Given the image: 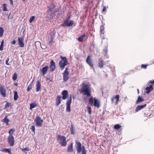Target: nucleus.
Returning a JSON list of instances; mask_svg holds the SVG:
<instances>
[{
    "instance_id": "nucleus-1",
    "label": "nucleus",
    "mask_w": 154,
    "mask_h": 154,
    "mask_svg": "<svg viewBox=\"0 0 154 154\" xmlns=\"http://www.w3.org/2000/svg\"><path fill=\"white\" fill-rule=\"evenodd\" d=\"M91 91L90 87L87 84L84 82L82 83L81 93L83 92L84 95L90 96L91 95Z\"/></svg>"
},
{
    "instance_id": "nucleus-45",
    "label": "nucleus",
    "mask_w": 154,
    "mask_h": 154,
    "mask_svg": "<svg viewBox=\"0 0 154 154\" xmlns=\"http://www.w3.org/2000/svg\"><path fill=\"white\" fill-rule=\"evenodd\" d=\"M88 113L89 114H91V107H88Z\"/></svg>"
},
{
    "instance_id": "nucleus-59",
    "label": "nucleus",
    "mask_w": 154,
    "mask_h": 154,
    "mask_svg": "<svg viewBox=\"0 0 154 154\" xmlns=\"http://www.w3.org/2000/svg\"><path fill=\"white\" fill-rule=\"evenodd\" d=\"M137 91H138V93H139V90L138 89H137Z\"/></svg>"
},
{
    "instance_id": "nucleus-37",
    "label": "nucleus",
    "mask_w": 154,
    "mask_h": 154,
    "mask_svg": "<svg viewBox=\"0 0 154 154\" xmlns=\"http://www.w3.org/2000/svg\"><path fill=\"white\" fill-rule=\"evenodd\" d=\"M35 18V17L34 16H32L29 19V21L30 23H31Z\"/></svg>"
},
{
    "instance_id": "nucleus-21",
    "label": "nucleus",
    "mask_w": 154,
    "mask_h": 154,
    "mask_svg": "<svg viewBox=\"0 0 154 154\" xmlns=\"http://www.w3.org/2000/svg\"><path fill=\"white\" fill-rule=\"evenodd\" d=\"M48 66H45L42 68V71L43 75L45 74L46 73V72L48 70Z\"/></svg>"
},
{
    "instance_id": "nucleus-10",
    "label": "nucleus",
    "mask_w": 154,
    "mask_h": 154,
    "mask_svg": "<svg viewBox=\"0 0 154 154\" xmlns=\"http://www.w3.org/2000/svg\"><path fill=\"white\" fill-rule=\"evenodd\" d=\"M71 101L72 98L71 96H70V97L67 99L66 103V110L68 112H70L71 111L70 106L71 103Z\"/></svg>"
},
{
    "instance_id": "nucleus-27",
    "label": "nucleus",
    "mask_w": 154,
    "mask_h": 154,
    "mask_svg": "<svg viewBox=\"0 0 154 154\" xmlns=\"http://www.w3.org/2000/svg\"><path fill=\"white\" fill-rule=\"evenodd\" d=\"M144 100L142 98L139 96L137 98V100L136 102V103L137 104L139 102H142Z\"/></svg>"
},
{
    "instance_id": "nucleus-60",
    "label": "nucleus",
    "mask_w": 154,
    "mask_h": 154,
    "mask_svg": "<svg viewBox=\"0 0 154 154\" xmlns=\"http://www.w3.org/2000/svg\"><path fill=\"white\" fill-rule=\"evenodd\" d=\"M9 16L8 17V18L9 19Z\"/></svg>"
},
{
    "instance_id": "nucleus-39",
    "label": "nucleus",
    "mask_w": 154,
    "mask_h": 154,
    "mask_svg": "<svg viewBox=\"0 0 154 154\" xmlns=\"http://www.w3.org/2000/svg\"><path fill=\"white\" fill-rule=\"evenodd\" d=\"M35 45L36 46H39V45L41 46V43L40 42L37 41L35 42Z\"/></svg>"
},
{
    "instance_id": "nucleus-38",
    "label": "nucleus",
    "mask_w": 154,
    "mask_h": 154,
    "mask_svg": "<svg viewBox=\"0 0 154 154\" xmlns=\"http://www.w3.org/2000/svg\"><path fill=\"white\" fill-rule=\"evenodd\" d=\"M14 132V130L13 129H11L10 130L9 132V133L10 134L9 135H12L13 134Z\"/></svg>"
},
{
    "instance_id": "nucleus-51",
    "label": "nucleus",
    "mask_w": 154,
    "mask_h": 154,
    "mask_svg": "<svg viewBox=\"0 0 154 154\" xmlns=\"http://www.w3.org/2000/svg\"><path fill=\"white\" fill-rule=\"evenodd\" d=\"M147 65H145L143 64H142L141 66V67H143L144 68H146L147 67Z\"/></svg>"
},
{
    "instance_id": "nucleus-22",
    "label": "nucleus",
    "mask_w": 154,
    "mask_h": 154,
    "mask_svg": "<svg viewBox=\"0 0 154 154\" xmlns=\"http://www.w3.org/2000/svg\"><path fill=\"white\" fill-rule=\"evenodd\" d=\"M119 95H116L115 97L112 99V103L114 102V101H115L116 103H117L119 100Z\"/></svg>"
},
{
    "instance_id": "nucleus-3",
    "label": "nucleus",
    "mask_w": 154,
    "mask_h": 154,
    "mask_svg": "<svg viewBox=\"0 0 154 154\" xmlns=\"http://www.w3.org/2000/svg\"><path fill=\"white\" fill-rule=\"evenodd\" d=\"M57 140L62 146H66L67 142L64 136L58 135L57 136Z\"/></svg>"
},
{
    "instance_id": "nucleus-46",
    "label": "nucleus",
    "mask_w": 154,
    "mask_h": 154,
    "mask_svg": "<svg viewBox=\"0 0 154 154\" xmlns=\"http://www.w3.org/2000/svg\"><path fill=\"white\" fill-rule=\"evenodd\" d=\"M32 88V86L31 85H29L28 86V88H27V91H29Z\"/></svg>"
},
{
    "instance_id": "nucleus-5",
    "label": "nucleus",
    "mask_w": 154,
    "mask_h": 154,
    "mask_svg": "<svg viewBox=\"0 0 154 154\" xmlns=\"http://www.w3.org/2000/svg\"><path fill=\"white\" fill-rule=\"evenodd\" d=\"M55 7L53 3H52L49 7H48L49 10L48 11V12L49 14L51 15V14L54 15L55 12H57L58 11V9H54Z\"/></svg>"
},
{
    "instance_id": "nucleus-54",
    "label": "nucleus",
    "mask_w": 154,
    "mask_h": 154,
    "mask_svg": "<svg viewBox=\"0 0 154 154\" xmlns=\"http://www.w3.org/2000/svg\"><path fill=\"white\" fill-rule=\"evenodd\" d=\"M150 83L152 84H153L154 83V80H152L150 81Z\"/></svg>"
},
{
    "instance_id": "nucleus-14",
    "label": "nucleus",
    "mask_w": 154,
    "mask_h": 154,
    "mask_svg": "<svg viewBox=\"0 0 154 154\" xmlns=\"http://www.w3.org/2000/svg\"><path fill=\"white\" fill-rule=\"evenodd\" d=\"M0 91L1 94L3 97H5L6 96L5 89L2 86L0 87Z\"/></svg>"
},
{
    "instance_id": "nucleus-32",
    "label": "nucleus",
    "mask_w": 154,
    "mask_h": 154,
    "mask_svg": "<svg viewBox=\"0 0 154 154\" xmlns=\"http://www.w3.org/2000/svg\"><path fill=\"white\" fill-rule=\"evenodd\" d=\"M36 104L35 103H32L30 105V109H32L36 107Z\"/></svg>"
},
{
    "instance_id": "nucleus-9",
    "label": "nucleus",
    "mask_w": 154,
    "mask_h": 154,
    "mask_svg": "<svg viewBox=\"0 0 154 154\" xmlns=\"http://www.w3.org/2000/svg\"><path fill=\"white\" fill-rule=\"evenodd\" d=\"M8 141L9 145L12 146L14 144V138L13 135H9L8 138Z\"/></svg>"
},
{
    "instance_id": "nucleus-6",
    "label": "nucleus",
    "mask_w": 154,
    "mask_h": 154,
    "mask_svg": "<svg viewBox=\"0 0 154 154\" xmlns=\"http://www.w3.org/2000/svg\"><path fill=\"white\" fill-rule=\"evenodd\" d=\"M89 102L91 104H92L94 103V106L98 108H99L100 106L99 101L97 99L94 98V102L92 97H91L89 99Z\"/></svg>"
},
{
    "instance_id": "nucleus-33",
    "label": "nucleus",
    "mask_w": 154,
    "mask_h": 154,
    "mask_svg": "<svg viewBox=\"0 0 154 154\" xmlns=\"http://www.w3.org/2000/svg\"><path fill=\"white\" fill-rule=\"evenodd\" d=\"M22 151L23 152L26 154H27V151L29 150V149L28 147H26L25 148H22L21 149Z\"/></svg>"
},
{
    "instance_id": "nucleus-25",
    "label": "nucleus",
    "mask_w": 154,
    "mask_h": 154,
    "mask_svg": "<svg viewBox=\"0 0 154 154\" xmlns=\"http://www.w3.org/2000/svg\"><path fill=\"white\" fill-rule=\"evenodd\" d=\"M7 117L8 116H5V118L3 119L2 121L4 123H6L7 125H8L9 124L8 122L10 121L7 118Z\"/></svg>"
},
{
    "instance_id": "nucleus-52",
    "label": "nucleus",
    "mask_w": 154,
    "mask_h": 154,
    "mask_svg": "<svg viewBox=\"0 0 154 154\" xmlns=\"http://www.w3.org/2000/svg\"><path fill=\"white\" fill-rule=\"evenodd\" d=\"M16 43V42L15 40H14L13 41L11 42V44H15Z\"/></svg>"
},
{
    "instance_id": "nucleus-2",
    "label": "nucleus",
    "mask_w": 154,
    "mask_h": 154,
    "mask_svg": "<svg viewBox=\"0 0 154 154\" xmlns=\"http://www.w3.org/2000/svg\"><path fill=\"white\" fill-rule=\"evenodd\" d=\"M75 146L77 153H80L82 152V154H86L87 150H86L84 146H82V144L80 142L76 141Z\"/></svg>"
},
{
    "instance_id": "nucleus-11",
    "label": "nucleus",
    "mask_w": 154,
    "mask_h": 154,
    "mask_svg": "<svg viewBox=\"0 0 154 154\" xmlns=\"http://www.w3.org/2000/svg\"><path fill=\"white\" fill-rule=\"evenodd\" d=\"M18 44L20 47H23L24 46V43L23 42L24 38L23 37H18Z\"/></svg>"
},
{
    "instance_id": "nucleus-24",
    "label": "nucleus",
    "mask_w": 154,
    "mask_h": 154,
    "mask_svg": "<svg viewBox=\"0 0 154 154\" xmlns=\"http://www.w3.org/2000/svg\"><path fill=\"white\" fill-rule=\"evenodd\" d=\"M85 37V34H83L78 38V40L80 42H82L83 41L84 38Z\"/></svg>"
},
{
    "instance_id": "nucleus-40",
    "label": "nucleus",
    "mask_w": 154,
    "mask_h": 154,
    "mask_svg": "<svg viewBox=\"0 0 154 154\" xmlns=\"http://www.w3.org/2000/svg\"><path fill=\"white\" fill-rule=\"evenodd\" d=\"M141 108L140 107V106H138L136 108V109H135L136 112H137L138 111H139L141 110Z\"/></svg>"
},
{
    "instance_id": "nucleus-41",
    "label": "nucleus",
    "mask_w": 154,
    "mask_h": 154,
    "mask_svg": "<svg viewBox=\"0 0 154 154\" xmlns=\"http://www.w3.org/2000/svg\"><path fill=\"white\" fill-rule=\"evenodd\" d=\"M3 5H4L3 11H7L8 10L7 9V7L6 6V5L5 4H4Z\"/></svg>"
},
{
    "instance_id": "nucleus-35",
    "label": "nucleus",
    "mask_w": 154,
    "mask_h": 154,
    "mask_svg": "<svg viewBox=\"0 0 154 154\" xmlns=\"http://www.w3.org/2000/svg\"><path fill=\"white\" fill-rule=\"evenodd\" d=\"M17 74L15 73L12 77V79L14 81L17 78Z\"/></svg>"
},
{
    "instance_id": "nucleus-31",
    "label": "nucleus",
    "mask_w": 154,
    "mask_h": 154,
    "mask_svg": "<svg viewBox=\"0 0 154 154\" xmlns=\"http://www.w3.org/2000/svg\"><path fill=\"white\" fill-rule=\"evenodd\" d=\"M121 126L119 124H116L114 125V128L116 130H118L119 129Z\"/></svg>"
},
{
    "instance_id": "nucleus-53",
    "label": "nucleus",
    "mask_w": 154,
    "mask_h": 154,
    "mask_svg": "<svg viewBox=\"0 0 154 154\" xmlns=\"http://www.w3.org/2000/svg\"><path fill=\"white\" fill-rule=\"evenodd\" d=\"M9 0L10 2V4L12 5H13V2L12 0Z\"/></svg>"
},
{
    "instance_id": "nucleus-23",
    "label": "nucleus",
    "mask_w": 154,
    "mask_h": 154,
    "mask_svg": "<svg viewBox=\"0 0 154 154\" xmlns=\"http://www.w3.org/2000/svg\"><path fill=\"white\" fill-rule=\"evenodd\" d=\"M104 61L102 59H100L99 62V66L100 68H102L104 65Z\"/></svg>"
},
{
    "instance_id": "nucleus-36",
    "label": "nucleus",
    "mask_w": 154,
    "mask_h": 154,
    "mask_svg": "<svg viewBox=\"0 0 154 154\" xmlns=\"http://www.w3.org/2000/svg\"><path fill=\"white\" fill-rule=\"evenodd\" d=\"M70 131H71V134H74V131L73 130V125H71V127L70 128Z\"/></svg>"
},
{
    "instance_id": "nucleus-43",
    "label": "nucleus",
    "mask_w": 154,
    "mask_h": 154,
    "mask_svg": "<svg viewBox=\"0 0 154 154\" xmlns=\"http://www.w3.org/2000/svg\"><path fill=\"white\" fill-rule=\"evenodd\" d=\"M104 29V26H101L100 27V32L101 33H103V32Z\"/></svg>"
},
{
    "instance_id": "nucleus-48",
    "label": "nucleus",
    "mask_w": 154,
    "mask_h": 154,
    "mask_svg": "<svg viewBox=\"0 0 154 154\" xmlns=\"http://www.w3.org/2000/svg\"><path fill=\"white\" fill-rule=\"evenodd\" d=\"M3 47H4V45L1 44V45H0V50L1 51H2L3 50Z\"/></svg>"
},
{
    "instance_id": "nucleus-29",
    "label": "nucleus",
    "mask_w": 154,
    "mask_h": 154,
    "mask_svg": "<svg viewBox=\"0 0 154 154\" xmlns=\"http://www.w3.org/2000/svg\"><path fill=\"white\" fill-rule=\"evenodd\" d=\"M3 151L5 152H8L10 154H11V149L4 148L3 149Z\"/></svg>"
},
{
    "instance_id": "nucleus-18",
    "label": "nucleus",
    "mask_w": 154,
    "mask_h": 154,
    "mask_svg": "<svg viewBox=\"0 0 154 154\" xmlns=\"http://www.w3.org/2000/svg\"><path fill=\"white\" fill-rule=\"evenodd\" d=\"M41 87V83L39 81H38L36 85V91L37 92H38L40 90Z\"/></svg>"
},
{
    "instance_id": "nucleus-20",
    "label": "nucleus",
    "mask_w": 154,
    "mask_h": 154,
    "mask_svg": "<svg viewBox=\"0 0 154 154\" xmlns=\"http://www.w3.org/2000/svg\"><path fill=\"white\" fill-rule=\"evenodd\" d=\"M61 61H63V63L64 64V65H66L68 64V63L66 57H63L62 56H61Z\"/></svg>"
},
{
    "instance_id": "nucleus-34",
    "label": "nucleus",
    "mask_w": 154,
    "mask_h": 154,
    "mask_svg": "<svg viewBox=\"0 0 154 154\" xmlns=\"http://www.w3.org/2000/svg\"><path fill=\"white\" fill-rule=\"evenodd\" d=\"M4 32V30L3 28L0 27V37H2L3 35Z\"/></svg>"
},
{
    "instance_id": "nucleus-26",
    "label": "nucleus",
    "mask_w": 154,
    "mask_h": 154,
    "mask_svg": "<svg viewBox=\"0 0 154 154\" xmlns=\"http://www.w3.org/2000/svg\"><path fill=\"white\" fill-rule=\"evenodd\" d=\"M59 64L60 67L62 68V69H63L64 68L65 66H66V65H64V64L63 63V61L61 60L60 61Z\"/></svg>"
},
{
    "instance_id": "nucleus-7",
    "label": "nucleus",
    "mask_w": 154,
    "mask_h": 154,
    "mask_svg": "<svg viewBox=\"0 0 154 154\" xmlns=\"http://www.w3.org/2000/svg\"><path fill=\"white\" fill-rule=\"evenodd\" d=\"M35 125L37 127H41L43 122V120L41 119L40 117L37 116L35 120Z\"/></svg>"
},
{
    "instance_id": "nucleus-42",
    "label": "nucleus",
    "mask_w": 154,
    "mask_h": 154,
    "mask_svg": "<svg viewBox=\"0 0 154 154\" xmlns=\"http://www.w3.org/2000/svg\"><path fill=\"white\" fill-rule=\"evenodd\" d=\"M31 129L35 133V125H32L31 127Z\"/></svg>"
},
{
    "instance_id": "nucleus-17",
    "label": "nucleus",
    "mask_w": 154,
    "mask_h": 154,
    "mask_svg": "<svg viewBox=\"0 0 154 154\" xmlns=\"http://www.w3.org/2000/svg\"><path fill=\"white\" fill-rule=\"evenodd\" d=\"M67 151L69 152H72L73 151V144L72 143H71L68 146Z\"/></svg>"
},
{
    "instance_id": "nucleus-49",
    "label": "nucleus",
    "mask_w": 154,
    "mask_h": 154,
    "mask_svg": "<svg viewBox=\"0 0 154 154\" xmlns=\"http://www.w3.org/2000/svg\"><path fill=\"white\" fill-rule=\"evenodd\" d=\"M10 106V103H8V102H7L6 104L5 105V106L6 107H9Z\"/></svg>"
},
{
    "instance_id": "nucleus-30",
    "label": "nucleus",
    "mask_w": 154,
    "mask_h": 154,
    "mask_svg": "<svg viewBox=\"0 0 154 154\" xmlns=\"http://www.w3.org/2000/svg\"><path fill=\"white\" fill-rule=\"evenodd\" d=\"M18 98V95L17 91H14V99L15 100H16Z\"/></svg>"
},
{
    "instance_id": "nucleus-44",
    "label": "nucleus",
    "mask_w": 154,
    "mask_h": 154,
    "mask_svg": "<svg viewBox=\"0 0 154 154\" xmlns=\"http://www.w3.org/2000/svg\"><path fill=\"white\" fill-rule=\"evenodd\" d=\"M9 61V58H8L6 61V65H10V64L8 63Z\"/></svg>"
},
{
    "instance_id": "nucleus-8",
    "label": "nucleus",
    "mask_w": 154,
    "mask_h": 154,
    "mask_svg": "<svg viewBox=\"0 0 154 154\" xmlns=\"http://www.w3.org/2000/svg\"><path fill=\"white\" fill-rule=\"evenodd\" d=\"M68 70V68H66L65 70L63 73V79L64 82H66L68 80L69 78V73Z\"/></svg>"
},
{
    "instance_id": "nucleus-19",
    "label": "nucleus",
    "mask_w": 154,
    "mask_h": 154,
    "mask_svg": "<svg viewBox=\"0 0 154 154\" xmlns=\"http://www.w3.org/2000/svg\"><path fill=\"white\" fill-rule=\"evenodd\" d=\"M147 94H149L151 91L153 90L152 86V85H150L149 87H147L146 88Z\"/></svg>"
},
{
    "instance_id": "nucleus-55",
    "label": "nucleus",
    "mask_w": 154,
    "mask_h": 154,
    "mask_svg": "<svg viewBox=\"0 0 154 154\" xmlns=\"http://www.w3.org/2000/svg\"><path fill=\"white\" fill-rule=\"evenodd\" d=\"M106 10V8L105 7H104L103 8V11H105Z\"/></svg>"
},
{
    "instance_id": "nucleus-28",
    "label": "nucleus",
    "mask_w": 154,
    "mask_h": 154,
    "mask_svg": "<svg viewBox=\"0 0 154 154\" xmlns=\"http://www.w3.org/2000/svg\"><path fill=\"white\" fill-rule=\"evenodd\" d=\"M108 51V49L107 48H106L103 50V52L104 54V56L105 57H107V58H108V56L107 55V52Z\"/></svg>"
},
{
    "instance_id": "nucleus-56",
    "label": "nucleus",
    "mask_w": 154,
    "mask_h": 154,
    "mask_svg": "<svg viewBox=\"0 0 154 154\" xmlns=\"http://www.w3.org/2000/svg\"><path fill=\"white\" fill-rule=\"evenodd\" d=\"M49 80L50 81H51V79L50 78H47L46 79V81Z\"/></svg>"
},
{
    "instance_id": "nucleus-4",
    "label": "nucleus",
    "mask_w": 154,
    "mask_h": 154,
    "mask_svg": "<svg viewBox=\"0 0 154 154\" xmlns=\"http://www.w3.org/2000/svg\"><path fill=\"white\" fill-rule=\"evenodd\" d=\"M70 17H69L64 20L63 23L61 26L63 27H70L74 24V21L72 20H69Z\"/></svg>"
},
{
    "instance_id": "nucleus-13",
    "label": "nucleus",
    "mask_w": 154,
    "mask_h": 154,
    "mask_svg": "<svg viewBox=\"0 0 154 154\" xmlns=\"http://www.w3.org/2000/svg\"><path fill=\"white\" fill-rule=\"evenodd\" d=\"M55 63L53 60H52L50 63V68L51 72L53 71L56 69Z\"/></svg>"
},
{
    "instance_id": "nucleus-12",
    "label": "nucleus",
    "mask_w": 154,
    "mask_h": 154,
    "mask_svg": "<svg viewBox=\"0 0 154 154\" xmlns=\"http://www.w3.org/2000/svg\"><path fill=\"white\" fill-rule=\"evenodd\" d=\"M86 63L89 65L93 68V69L94 70V69L93 66V64H92V61L91 59L90 58V56L88 55L87 57L86 60Z\"/></svg>"
},
{
    "instance_id": "nucleus-47",
    "label": "nucleus",
    "mask_w": 154,
    "mask_h": 154,
    "mask_svg": "<svg viewBox=\"0 0 154 154\" xmlns=\"http://www.w3.org/2000/svg\"><path fill=\"white\" fill-rule=\"evenodd\" d=\"M146 104H145L143 105H141L140 106V107L141 108V109H142L144 108L145 107H146Z\"/></svg>"
},
{
    "instance_id": "nucleus-58",
    "label": "nucleus",
    "mask_w": 154,
    "mask_h": 154,
    "mask_svg": "<svg viewBox=\"0 0 154 154\" xmlns=\"http://www.w3.org/2000/svg\"><path fill=\"white\" fill-rule=\"evenodd\" d=\"M14 85L16 86H17V83H16L15 84H14Z\"/></svg>"
},
{
    "instance_id": "nucleus-57",
    "label": "nucleus",
    "mask_w": 154,
    "mask_h": 154,
    "mask_svg": "<svg viewBox=\"0 0 154 154\" xmlns=\"http://www.w3.org/2000/svg\"><path fill=\"white\" fill-rule=\"evenodd\" d=\"M4 40H3L2 42H1V45H4Z\"/></svg>"
},
{
    "instance_id": "nucleus-50",
    "label": "nucleus",
    "mask_w": 154,
    "mask_h": 154,
    "mask_svg": "<svg viewBox=\"0 0 154 154\" xmlns=\"http://www.w3.org/2000/svg\"><path fill=\"white\" fill-rule=\"evenodd\" d=\"M53 41V39L52 38V37H51V40L50 41V42H49V44H50V45H51L52 44Z\"/></svg>"
},
{
    "instance_id": "nucleus-61",
    "label": "nucleus",
    "mask_w": 154,
    "mask_h": 154,
    "mask_svg": "<svg viewBox=\"0 0 154 154\" xmlns=\"http://www.w3.org/2000/svg\"><path fill=\"white\" fill-rule=\"evenodd\" d=\"M23 1H25V0H22Z\"/></svg>"
},
{
    "instance_id": "nucleus-15",
    "label": "nucleus",
    "mask_w": 154,
    "mask_h": 154,
    "mask_svg": "<svg viewBox=\"0 0 154 154\" xmlns=\"http://www.w3.org/2000/svg\"><path fill=\"white\" fill-rule=\"evenodd\" d=\"M63 95L62 98L63 100L66 99L67 97L68 91L66 90L63 91L62 93Z\"/></svg>"
},
{
    "instance_id": "nucleus-16",
    "label": "nucleus",
    "mask_w": 154,
    "mask_h": 154,
    "mask_svg": "<svg viewBox=\"0 0 154 154\" xmlns=\"http://www.w3.org/2000/svg\"><path fill=\"white\" fill-rule=\"evenodd\" d=\"M61 98L62 97L61 96H57L56 103V104L57 106H58L60 103L61 100Z\"/></svg>"
}]
</instances>
